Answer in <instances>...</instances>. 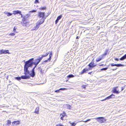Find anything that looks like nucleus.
<instances>
[{
    "instance_id": "nucleus-25",
    "label": "nucleus",
    "mask_w": 126,
    "mask_h": 126,
    "mask_svg": "<svg viewBox=\"0 0 126 126\" xmlns=\"http://www.w3.org/2000/svg\"><path fill=\"white\" fill-rule=\"evenodd\" d=\"M7 121V125L8 126L10 125H11V121L9 120H8Z\"/></svg>"
},
{
    "instance_id": "nucleus-4",
    "label": "nucleus",
    "mask_w": 126,
    "mask_h": 126,
    "mask_svg": "<svg viewBox=\"0 0 126 126\" xmlns=\"http://www.w3.org/2000/svg\"><path fill=\"white\" fill-rule=\"evenodd\" d=\"M95 119L98 122L100 123H103L106 121V120L103 117H99L94 118H91V119Z\"/></svg>"
},
{
    "instance_id": "nucleus-3",
    "label": "nucleus",
    "mask_w": 126,
    "mask_h": 126,
    "mask_svg": "<svg viewBox=\"0 0 126 126\" xmlns=\"http://www.w3.org/2000/svg\"><path fill=\"white\" fill-rule=\"evenodd\" d=\"M49 53L47 52L46 53V55H45L43 54L42 55V57H39V59H37L35 60V61H36L35 63L36 64L35 66H37L39 63L41 61L42 59L43 58L47 56L48 54Z\"/></svg>"
},
{
    "instance_id": "nucleus-12",
    "label": "nucleus",
    "mask_w": 126,
    "mask_h": 126,
    "mask_svg": "<svg viewBox=\"0 0 126 126\" xmlns=\"http://www.w3.org/2000/svg\"><path fill=\"white\" fill-rule=\"evenodd\" d=\"M13 14H14L15 15L18 14H19V15H21V11L18 10L14 11H13Z\"/></svg>"
},
{
    "instance_id": "nucleus-47",
    "label": "nucleus",
    "mask_w": 126,
    "mask_h": 126,
    "mask_svg": "<svg viewBox=\"0 0 126 126\" xmlns=\"http://www.w3.org/2000/svg\"><path fill=\"white\" fill-rule=\"evenodd\" d=\"M122 89L121 91H122L123 90H124V87H122Z\"/></svg>"
},
{
    "instance_id": "nucleus-46",
    "label": "nucleus",
    "mask_w": 126,
    "mask_h": 126,
    "mask_svg": "<svg viewBox=\"0 0 126 126\" xmlns=\"http://www.w3.org/2000/svg\"><path fill=\"white\" fill-rule=\"evenodd\" d=\"M79 38V37H78V36H77V37H76V39H78Z\"/></svg>"
},
{
    "instance_id": "nucleus-28",
    "label": "nucleus",
    "mask_w": 126,
    "mask_h": 126,
    "mask_svg": "<svg viewBox=\"0 0 126 126\" xmlns=\"http://www.w3.org/2000/svg\"><path fill=\"white\" fill-rule=\"evenodd\" d=\"M108 51V50H106L105 53L104 54H102L101 56H102V57H103L105 55H106L107 54V53Z\"/></svg>"
},
{
    "instance_id": "nucleus-16",
    "label": "nucleus",
    "mask_w": 126,
    "mask_h": 126,
    "mask_svg": "<svg viewBox=\"0 0 126 126\" xmlns=\"http://www.w3.org/2000/svg\"><path fill=\"white\" fill-rule=\"evenodd\" d=\"M66 115V114L65 113H63L61 114L60 115L61 117L60 119L62 120H63V118Z\"/></svg>"
},
{
    "instance_id": "nucleus-37",
    "label": "nucleus",
    "mask_w": 126,
    "mask_h": 126,
    "mask_svg": "<svg viewBox=\"0 0 126 126\" xmlns=\"http://www.w3.org/2000/svg\"><path fill=\"white\" fill-rule=\"evenodd\" d=\"M111 66H116V64H114L113 63L111 64Z\"/></svg>"
},
{
    "instance_id": "nucleus-29",
    "label": "nucleus",
    "mask_w": 126,
    "mask_h": 126,
    "mask_svg": "<svg viewBox=\"0 0 126 126\" xmlns=\"http://www.w3.org/2000/svg\"><path fill=\"white\" fill-rule=\"evenodd\" d=\"M27 76L25 75V76H22L21 77L22 79H27V78H27Z\"/></svg>"
},
{
    "instance_id": "nucleus-14",
    "label": "nucleus",
    "mask_w": 126,
    "mask_h": 126,
    "mask_svg": "<svg viewBox=\"0 0 126 126\" xmlns=\"http://www.w3.org/2000/svg\"><path fill=\"white\" fill-rule=\"evenodd\" d=\"M118 88V87H116L114 88V90H113V92L114 93H116V94H118L119 93V92L116 89Z\"/></svg>"
},
{
    "instance_id": "nucleus-45",
    "label": "nucleus",
    "mask_w": 126,
    "mask_h": 126,
    "mask_svg": "<svg viewBox=\"0 0 126 126\" xmlns=\"http://www.w3.org/2000/svg\"><path fill=\"white\" fill-rule=\"evenodd\" d=\"M115 60L116 61H118V59L117 58H115Z\"/></svg>"
},
{
    "instance_id": "nucleus-36",
    "label": "nucleus",
    "mask_w": 126,
    "mask_h": 126,
    "mask_svg": "<svg viewBox=\"0 0 126 126\" xmlns=\"http://www.w3.org/2000/svg\"><path fill=\"white\" fill-rule=\"evenodd\" d=\"M23 19L22 20V21L24 22L26 20V18L25 17H23Z\"/></svg>"
},
{
    "instance_id": "nucleus-27",
    "label": "nucleus",
    "mask_w": 126,
    "mask_h": 126,
    "mask_svg": "<svg viewBox=\"0 0 126 126\" xmlns=\"http://www.w3.org/2000/svg\"><path fill=\"white\" fill-rule=\"evenodd\" d=\"M65 89V88H61L59 90H56L55 91V92H56V93H59L60 92V90H64V89Z\"/></svg>"
},
{
    "instance_id": "nucleus-7",
    "label": "nucleus",
    "mask_w": 126,
    "mask_h": 126,
    "mask_svg": "<svg viewBox=\"0 0 126 126\" xmlns=\"http://www.w3.org/2000/svg\"><path fill=\"white\" fill-rule=\"evenodd\" d=\"M9 51L8 50H4L2 49L0 50V54H6L7 53L9 54Z\"/></svg>"
},
{
    "instance_id": "nucleus-42",
    "label": "nucleus",
    "mask_w": 126,
    "mask_h": 126,
    "mask_svg": "<svg viewBox=\"0 0 126 126\" xmlns=\"http://www.w3.org/2000/svg\"><path fill=\"white\" fill-rule=\"evenodd\" d=\"M16 79H21V78L20 77H17L15 78Z\"/></svg>"
},
{
    "instance_id": "nucleus-50",
    "label": "nucleus",
    "mask_w": 126,
    "mask_h": 126,
    "mask_svg": "<svg viewBox=\"0 0 126 126\" xmlns=\"http://www.w3.org/2000/svg\"><path fill=\"white\" fill-rule=\"evenodd\" d=\"M103 65V64H101V65H99V66H102Z\"/></svg>"
},
{
    "instance_id": "nucleus-49",
    "label": "nucleus",
    "mask_w": 126,
    "mask_h": 126,
    "mask_svg": "<svg viewBox=\"0 0 126 126\" xmlns=\"http://www.w3.org/2000/svg\"><path fill=\"white\" fill-rule=\"evenodd\" d=\"M47 14V16L49 15V14H50V13H48Z\"/></svg>"
},
{
    "instance_id": "nucleus-13",
    "label": "nucleus",
    "mask_w": 126,
    "mask_h": 126,
    "mask_svg": "<svg viewBox=\"0 0 126 126\" xmlns=\"http://www.w3.org/2000/svg\"><path fill=\"white\" fill-rule=\"evenodd\" d=\"M38 16H39L43 18H44V17L45 15V13L44 12H40L39 13Z\"/></svg>"
},
{
    "instance_id": "nucleus-52",
    "label": "nucleus",
    "mask_w": 126,
    "mask_h": 126,
    "mask_svg": "<svg viewBox=\"0 0 126 126\" xmlns=\"http://www.w3.org/2000/svg\"><path fill=\"white\" fill-rule=\"evenodd\" d=\"M116 70V69H113L114 70Z\"/></svg>"
},
{
    "instance_id": "nucleus-51",
    "label": "nucleus",
    "mask_w": 126,
    "mask_h": 126,
    "mask_svg": "<svg viewBox=\"0 0 126 126\" xmlns=\"http://www.w3.org/2000/svg\"><path fill=\"white\" fill-rule=\"evenodd\" d=\"M90 72H89V73H88V74H90Z\"/></svg>"
},
{
    "instance_id": "nucleus-26",
    "label": "nucleus",
    "mask_w": 126,
    "mask_h": 126,
    "mask_svg": "<svg viewBox=\"0 0 126 126\" xmlns=\"http://www.w3.org/2000/svg\"><path fill=\"white\" fill-rule=\"evenodd\" d=\"M69 123L71 125V126H75L76 125V123H72L69 122Z\"/></svg>"
},
{
    "instance_id": "nucleus-17",
    "label": "nucleus",
    "mask_w": 126,
    "mask_h": 126,
    "mask_svg": "<svg viewBox=\"0 0 126 126\" xmlns=\"http://www.w3.org/2000/svg\"><path fill=\"white\" fill-rule=\"evenodd\" d=\"M41 82L42 81H44L43 82H42L38 84H43L45 82H46V79H41V80L40 81Z\"/></svg>"
},
{
    "instance_id": "nucleus-20",
    "label": "nucleus",
    "mask_w": 126,
    "mask_h": 126,
    "mask_svg": "<svg viewBox=\"0 0 126 126\" xmlns=\"http://www.w3.org/2000/svg\"><path fill=\"white\" fill-rule=\"evenodd\" d=\"M52 51H51V52L49 55V59H48V60L49 61H50V60L51 58V56H52Z\"/></svg>"
},
{
    "instance_id": "nucleus-21",
    "label": "nucleus",
    "mask_w": 126,
    "mask_h": 126,
    "mask_svg": "<svg viewBox=\"0 0 126 126\" xmlns=\"http://www.w3.org/2000/svg\"><path fill=\"white\" fill-rule=\"evenodd\" d=\"M17 29V28L16 27H15L14 28L13 30V31L14 33L15 32L16 33H17L18 32H17L16 31V30Z\"/></svg>"
},
{
    "instance_id": "nucleus-24",
    "label": "nucleus",
    "mask_w": 126,
    "mask_h": 126,
    "mask_svg": "<svg viewBox=\"0 0 126 126\" xmlns=\"http://www.w3.org/2000/svg\"><path fill=\"white\" fill-rule=\"evenodd\" d=\"M66 107L68 109H71L72 108L71 106L67 104L66 105Z\"/></svg>"
},
{
    "instance_id": "nucleus-2",
    "label": "nucleus",
    "mask_w": 126,
    "mask_h": 126,
    "mask_svg": "<svg viewBox=\"0 0 126 126\" xmlns=\"http://www.w3.org/2000/svg\"><path fill=\"white\" fill-rule=\"evenodd\" d=\"M45 18H43L40 20L39 22L38 23H37L36 25H35L32 30H35L37 29L39 27L40 25L42 24L44 21Z\"/></svg>"
},
{
    "instance_id": "nucleus-6",
    "label": "nucleus",
    "mask_w": 126,
    "mask_h": 126,
    "mask_svg": "<svg viewBox=\"0 0 126 126\" xmlns=\"http://www.w3.org/2000/svg\"><path fill=\"white\" fill-rule=\"evenodd\" d=\"M25 69H24L25 74V75L27 76V77L29 78L30 77L32 76V74L30 73L29 71L28 70V69L26 70Z\"/></svg>"
},
{
    "instance_id": "nucleus-40",
    "label": "nucleus",
    "mask_w": 126,
    "mask_h": 126,
    "mask_svg": "<svg viewBox=\"0 0 126 126\" xmlns=\"http://www.w3.org/2000/svg\"><path fill=\"white\" fill-rule=\"evenodd\" d=\"M45 8H46L45 7H43V8H41V9L42 10H43L45 9Z\"/></svg>"
},
{
    "instance_id": "nucleus-31",
    "label": "nucleus",
    "mask_w": 126,
    "mask_h": 126,
    "mask_svg": "<svg viewBox=\"0 0 126 126\" xmlns=\"http://www.w3.org/2000/svg\"><path fill=\"white\" fill-rule=\"evenodd\" d=\"M62 16L61 15H60L57 17V19L59 20L62 18Z\"/></svg>"
},
{
    "instance_id": "nucleus-39",
    "label": "nucleus",
    "mask_w": 126,
    "mask_h": 126,
    "mask_svg": "<svg viewBox=\"0 0 126 126\" xmlns=\"http://www.w3.org/2000/svg\"><path fill=\"white\" fill-rule=\"evenodd\" d=\"M59 20L57 19L55 21V23L56 24L58 22Z\"/></svg>"
},
{
    "instance_id": "nucleus-48",
    "label": "nucleus",
    "mask_w": 126,
    "mask_h": 126,
    "mask_svg": "<svg viewBox=\"0 0 126 126\" xmlns=\"http://www.w3.org/2000/svg\"><path fill=\"white\" fill-rule=\"evenodd\" d=\"M21 15H21V17H23V16H22V14H21Z\"/></svg>"
},
{
    "instance_id": "nucleus-22",
    "label": "nucleus",
    "mask_w": 126,
    "mask_h": 126,
    "mask_svg": "<svg viewBox=\"0 0 126 126\" xmlns=\"http://www.w3.org/2000/svg\"><path fill=\"white\" fill-rule=\"evenodd\" d=\"M74 76L72 74H70L67 76V77L68 78H71L73 77Z\"/></svg>"
},
{
    "instance_id": "nucleus-34",
    "label": "nucleus",
    "mask_w": 126,
    "mask_h": 126,
    "mask_svg": "<svg viewBox=\"0 0 126 126\" xmlns=\"http://www.w3.org/2000/svg\"><path fill=\"white\" fill-rule=\"evenodd\" d=\"M108 68L107 67H106L105 68H104L101 69V70H107L108 69Z\"/></svg>"
},
{
    "instance_id": "nucleus-15",
    "label": "nucleus",
    "mask_w": 126,
    "mask_h": 126,
    "mask_svg": "<svg viewBox=\"0 0 126 126\" xmlns=\"http://www.w3.org/2000/svg\"><path fill=\"white\" fill-rule=\"evenodd\" d=\"M103 57L102 56H100L98 58H97L96 60V61L97 62H98L100 61L103 58Z\"/></svg>"
},
{
    "instance_id": "nucleus-38",
    "label": "nucleus",
    "mask_w": 126,
    "mask_h": 126,
    "mask_svg": "<svg viewBox=\"0 0 126 126\" xmlns=\"http://www.w3.org/2000/svg\"><path fill=\"white\" fill-rule=\"evenodd\" d=\"M38 2V0H36L34 2L35 3H36Z\"/></svg>"
},
{
    "instance_id": "nucleus-33",
    "label": "nucleus",
    "mask_w": 126,
    "mask_h": 126,
    "mask_svg": "<svg viewBox=\"0 0 126 126\" xmlns=\"http://www.w3.org/2000/svg\"><path fill=\"white\" fill-rule=\"evenodd\" d=\"M91 120V119H88V120H86V121H80V122H88V121H90Z\"/></svg>"
},
{
    "instance_id": "nucleus-10",
    "label": "nucleus",
    "mask_w": 126,
    "mask_h": 126,
    "mask_svg": "<svg viewBox=\"0 0 126 126\" xmlns=\"http://www.w3.org/2000/svg\"><path fill=\"white\" fill-rule=\"evenodd\" d=\"M96 66V65H94V62H92L88 65V66L89 67L88 68H93Z\"/></svg>"
},
{
    "instance_id": "nucleus-5",
    "label": "nucleus",
    "mask_w": 126,
    "mask_h": 126,
    "mask_svg": "<svg viewBox=\"0 0 126 126\" xmlns=\"http://www.w3.org/2000/svg\"><path fill=\"white\" fill-rule=\"evenodd\" d=\"M33 61V58H32V66H33V64L35 65L33 69H32V77H33L35 75V73L34 72V69L37 66H35L36 64V63H35L36 61L35 60L34 61Z\"/></svg>"
},
{
    "instance_id": "nucleus-19",
    "label": "nucleus",
    "mask_w": 126,
    "mask_h": 126,
    "mask_svg": "<svg viewBox=\"0 0 126 126\" xmlns=\"http://www.w3.org/2000/svg\"><path fill=\"white\" fill-rule=\"evenodd\" d=\"M126 58V54L120 58V60H123Z\"/></svg>"
},
{
    "instance_id": "nucleus-11",
    "label": "nucleus",
    "mask_w": 126,
    "mask_h": 126,
    "mask_svg": "<svg viewBox=\"0 0 126 126\" xmlns=\"http://www.w3.org/2000/svg\"><path fill=\"white\" fill-rule=\"evenodd\" d=\"M91 69L90 68H86L83 70L81 72V74H82L85 73L86 71Z\"/></svg>"
},
{
    "instance_id": "nucleus-43",
    "label": "nucleus",
    "mask_w": 126,
    "mask_h": 126,
    "mask_svg": "<svg viewBox=\"0 0 126 126\" xmlns=\"http://www.w3.org/2000/svg\"><path fill=\"white\" fill-rule=\"evenodd\" d=\"M82 88H85V87H85V85H83L82 86Z\"/></svg>"
},
{
    "instance_id": "nucleus-18",
    "label": "nucleus",
    "mask_w": 126,
    "mask_h": 126,
    "mask_svg": "<svg viewBox=\"0 0 126 126\" xmlns=\"http://www.w3.org/2000/svg\"><path fill=\"white\" fill-rule=\"evenodd\" d=\"M39 108L38 107H37L35 110V113L37 114H38L39 113Z\"/></svg>"
},
{
    "instance_id": "nucleus-35",
    "label": "nucleus",
    "mask_w": 126,
    "mask_h": 126,
    "mask_svg": "<svg viewBox=\"0 0 126 126\" xmlns=\"http://www.w3.org/2000/svg\"><path fill=\"white\" fill-rule=\"evenodd\" d=\"M56 126H63L61 124H58L56 125Z\"/></svg>"
},
{
    "instance_id": "nucleus-30",
    "label": "nucleus",
    "mask_w": 126,
    "mask_h": 126,
    "mask_svg": "<svg viewBox=\"0 0 126 126\" xmlns=\"http://www.w3.org/2000/svg\"><path fill=\"white\" fill-rule=\"evenodd\" d=\"M15 35V33L14 32L13 33H10L9 34V35L10 36H13Z\"/></svg>"
},
{
    "instance_id": "nucleus-41",
    "label": "nucleus",
    "mask_w": 126,
    "mask_h": 126,
    "mask_svg": "<svg viewBox=\"0 0 126 126\" xmlns=\"http://www.w3.org/2000/svg\"><path fill=\"white\" fill-rule=\"evenodd\" d=\"M48 61H49L48 60V59L47 60H46L44 61V62L46 63V62H47Z\"/></svg>"
},
{
    "instance_id": "nucleus-9",
    "label": "nucleus",
    "mask_w": 126,
    "mask_h": 126,
    "mask_svg": "<svg viewBox=\"0 0 126 126\" xmlns=\"http://www.w3.org/2000/svg\"><path fill=\"white\" fill-rule=\"evenodd\" d=\"M115 97V95L113 94H112L109 96L106 97L105 99L102 100V101H103L107 100H108L110 98H114Z\"/></svg>"
},
{
    "instance_id": "nucleus-8",
    "label": "nucleus",
    "mask_w": 126,
    "mask_h": 126,
    "mask_svg": "<svg viewBox=\"0 0 126 126\" xmlns=\"http://www.w3.org/2000/svg\"><path fill=\"white\" fill-rule=\"evenodd\" d=\"M20 122L19 121H14L12 122V124L13 126H17L20 124Z\"/></svg>"
},
{
    "instance_id": "nucleus-1",
    "label": "nucleus",
    "mask_w": 126,
    "mask_h": 126,
    "mask_svg": "<svg viewBox=\"0 0 126 126\" xmlns=\"http://www.w3.org/2000/svg\"><path fill=\"white\" fill-rule=\"evenodd\" d=\"M32 66V59L25 62L24 69L27 70L29 67Z\"/></svg>"
},
{
    "instance_id": "nucleus-23",
    "label": "nucleus",
    "mask_w": 126,
    "mask_h": 126,
    "mask_svg": "<svg viewBox=\"0 0 126 126\" xmlns=\"http://www.w3.org/2000/svg\"><path fill=\"white\" fill-rule=\"evenodd\" d=\"M5 14L7 15V16H11L12 15V14L9 12H7Z\"/></svg>"
},
{
    "instance_id": "nucleus-53",
    "label": "nucleus",
    "mask_w": 126,
    "mask_h": 126,
    "mask_svg": "<svg viewBox=\"0 0 126 126\" xmlns=\"http://www.w3.org/2000/svg\"><path fill=\"white\" fill-rule=\"evenodd\" d=\"M18 80H20V79H17Z\"/></svg>"
},
{
    "instance_id": "nucleus-44",
    "label": "nucleus",
    "mask_w": 126,
    "mask_h": 126,
    "mask_svg": "<svg viewBox=\"0 0 126 126\" xmlns=\"http://www.w3.org/2000/svg\"><path fill=\"white\" fill-rule=\"evenodd\" d=\"M36 12V10H32V13H33V12Z\"/></svg>"
},
{
    "instance_id": "nucleus-32",
    "label": "nucleus",
    "mask_w": 126,
    "mask_h": 126,
    "mask_svg": "<svg viewBox=\"0 0 126 126\" xmlns=\"http://www.w3.org/2000/svg\"><path fill=\"white\" fill-rule=\"evenodd\" d=\"M123 66V65L121 64H116V66L117 67L121 66Z\"/></svg>"
}]
</instances>
